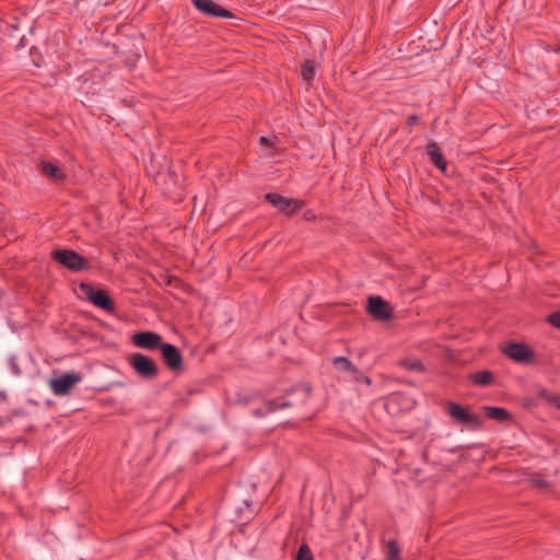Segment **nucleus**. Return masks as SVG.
<instances>
[{
	"instance_id": "1",
	"label": "nucleus",
	"mask_w": 560,
	"mask_h": 560,
	"mask_svg": "<svg viewBox=\"0 0 560 560\" xmlns=\"http://www.w3.org/2000/svg\"><path fill=\"white\" fill-rule=\"evenodd\" d=\"M312 392L313 388L308 383L294 385L287 389L282 396L266 400L264 402V409H255L252 413L255 417H262L267 413L287 408L299 411L310 401Z\"/></svg>"
},
{
	"instance_id": "2",
	"label": "nucleus",
	"mask_w": 560,
	"mask_h": 560,
	"mask_svg": "<svg viewBox=\"0 0 560 560\" xmlns=\"http://www.w3.org/2000/svg\"><path fill=\"white\" fill-rule=\"evenodd\" d=\"M79 290L82 298L95 307L110 314L115 312V301L112 299L108 290L83 281L79 283Z\"/></svg>"
},
{
	"instance_id": "3",
	"label": "nucleus",
	"mask_w": 560,
	"mask_h": 560,
	"mask_svg": "<svg viewBox=\"0 0 560 560\" xmlns=\"http://www.w3.org/2000/svg\"><path fill=\"white\" fill-rule=\"evenodd\" d=\"M50 258L72 272L88 271L91 262L81 254L71 248H57L50 253Z\"/></svg>"
},
{
	"instance_id": "4",
	"label": "nucleus",
	"mask_w": 560,
	"mask_h": 560,
	"mask_svg": "<svg viewBox=\"0 0 560 560\" xmlns=\"http://www.w3.org/2000/svg\"><path fill=\"white\" fill-rule=\"evenodd\" d=\"M129 366L142 380L152 381L160 374V368L149 355L141 352L129 354L127 358Z\"/></svg>"
},
{
	"instance_id": "5",
	"label": "nucleus",
	"mask_w": 560,
	"mask_h": 560,
	"mask_svg": "<svg viewBox=\"0 0 560 560\" xmlns=\"http://www.w3.org/2000/svg\"><path fill=\"white\" fill-rule=\"evenodd\" d=\"M445 411L456 423L466 425L469 429L476 430L482 425V420L479 416L470 411L469 406L448 401Z\"/></svg>"
},
{
	"instance_id": "6",
	"label": "nucleus",
	"mask_w": 560,
	"mask_h": 560,
	"mask_svg": "<svg viewBox=\"0 0 560 560\" xmlns=\"http://www.w3.org/2000/svg\"><path fill=\"white\" fill-rule=\"evenodd\" d=\"M264 199L287 217H293L305 206L304 200L288 198L277 192H267Z\"/></svg>"
},
{
	"instance_id": "7",
	"label": "nucleus",
	"mask_w": 560,
	"mask_h": 560,
	"mask_svg": "<svg viewBox=\"0 0 560 560\" xmlns=\"http://www.w3.org/2000/svg\"><path fill=\"white\" fill-rule=\"evenodd\" d=\"M365 312L378 322H388L394 318V308L380 295H370L368 298Z\"/></svg>"
},
{
	"instance_id": "8",
	"label": "nucleus",
	"mask_w": 560,
	"mask_h": 560,
	"mask_svg": "<svg viewBox=\"0 0 560 560\" xmlns=\"http://www.w3.org/2000/svg\"><path fill=\"white\" fill-rule=\"evenodd\" d=\"M159 350L163 363L170 371L176 375L184 371V358L180 350L175 345L163 342Z\"/></svg>"
},
{
	"instance_id": "9",
	"label": "nucleus",
	"mask_w": 560,
	"mask_h": 560,
	"mask_svg": "<svg viewBox=\"0 0 560 560\" xmlns=\"http://www.w3.org/2000/svg\"><path fill=\"white\" fill-rule=\"evenodd\" d=\"M502 351L509 359L521 364H529L535 359V351L524 342L511 341Z\"/></svg>"
},
{
	"instance_id": "10",
	"label": "nucleus",
	"mask_w": 560,
	"mask_h": 560,
	"mask_svg": "<svg viewBox=\"0 0 560 560\" xmlns=\"http://www.w3.org/2000/svg\"><path fill=\"white\" fill-rule=\"evenodd\" d=\"M82 380L79 373H63L59 377L51 378L49 386L57 396L68 395L71 389Z\"/></svg>"
},
{
	"instance_id": "11",
	"label": "nucleus",
	"mask_w": 560,
	"mask_h": 560,
	"mask_svg": "<svg viewBox=\"0 0 560 560\" xmlns=\"http://www.w3.org/2000/svg\"><path fill=\"white\" fill-rule=\"evenodd\" d=\"M192 5L197 11L206 16L220 18V19H233L234 14L214 2L213 0H191Z\"/></svg>"
},
{
	"instance_id": "12",
	"label": "nucleus",
	"mask_w": 560,
	"mask_h": 560,
	"mask_svg": "<svg viewBox=\"0 0 560 560\" xmlns=\"http://www.w3.org/2000/svg\"><path fill=\"white\" fill-rule=\"evenodd\" d=\"M131 342L140 349L152 351L160 349L164 341L158 332L145 330L132 334Z\"/></svg>"
},
{
	"instance_id": "13",
	"label": "nucleus",
	"mask_w": 560,
	"mask_h": 560,
	"mask_svg": "<svg viewBox=\"0 0 560 560\" xmlns=\"http://www.w3.org/2000/svg\"><path fill=\"white\" fill-rule=\"evenodd\" d=\"M425 152L430 158L431 163L442 173L446 174L447 162L435 141H429L425 145Z\"/></svg>"
},
{
	"instance_id": "14",
	"label": "nucleus",
	"mask_w": 560,
	"mask_h": 560,
	"mask_svg": "<svg viewBox=\"0 0 560 560\" xmlns=\"http://www.w3.org/2000/svg\"><path fill=\"white\" fill-rule=\"evenodd\" d=\"M40 172L44 176L51 180L60 182L66 179V173L55 163L50 161H40Z\"/></svg>"
},
{
	"instance_id": "15",
	"label": "nucleus",
	"mask_w": 560,
	"mask_h": 560,
	"mask_svg": "<svg viewBox=\"0 0 560 560\" xmlns=\"http://www.w3.org/2000/svg\"><path fill=\"white\" fill-rule=\"evenodd\" d=\"M482 409H483V413L487 418L495 420L500 423L512 420L511 412L503 407L485 406Z\"/></svg>"
},
{
	"instance_id": "16",
	"label": "nucleus",
	"mask_w": 560,
	"mask_h": 560,
	"mask_svg": "<svg viewBox=\"0 0 560 560\" xmlns=\"http://www.w3.org/2000/svg\"><path fill=\"white\" fill-rule=\"evenodd\" d=\"M468 380L477 386L489 387L494 384V374L489 370L470 373Z\"/></svg>"
},
{
	"instance_id": "17",
	"label": "nucleus",
	"mask_w": 560,
	"mask_h": 560,
	"mask_svg": "<svg viewBox=\"0 0 560 560\" xmlns=\"http://www.w3.org/2000/svg\"><path fill=\"white\" fill-rule=\"evenodd\" d=\"M397 364L408 371H411V372H418V373L425 372V366L423 365V363L420 360H417V359H409V358L400 359Z\"/></svg>"
},
{
	"instance_id": "18",
	"label": "nucleus",
	"mask_w": 560,
	"mask_h": 560,
	"mask_svg": "<svg viewBox=\"0 0 560 560\" xmlns=\"http://www.w3.org/2000/svg\"><path fill=\"white\" fill-rule=\"evenodd\" d=\"M332 366L340 372H347L349 375L355 365L346 357H335L332 359Z\"/></svg>"
},
{
	"instance_id": "19",
	"label": "nucleus",
	"mask_w": 560,
	"mask_h": 560,
	"mask_svg": "<svg viewBox=\"0 0 560 560\" xmlns=\"http://www.w3.org/2000/svg\"><path fill=\"white\" fill-rule=\"evenodd\" d=\"M315 61L307 59L303 62L301 69V75L304 81L311 82L315 77Z\"/></svg>"
},
{
	"instance_id": "20",
	"label": "nucleus",
	"mask_w": 560,
	"mask_h": 560,
	"mask_svg": "<svg viewBox=\"0 0 560 560\" xmlns=\"http://www.w3.org/2000/svg\"><path fill=\"white\" fill-rule=\"evenodd\" d=\"M400 547L398 541L395 539L388 540L386 545V557L387 560H400Z\"/></svg>"
},
{
	"instance_id": "21",
	"label": "nucleus",
	"mask_w": 560,
	"mask_h": 560,
	"mask_svg": "<svg viewBox=\"0 0 560 560\" xmlns=\"http://www.w3.org/2000/svg\"><path fill=\"white\" fill-rule=\"evenodd\" d=\"M294 560H314L313 552L307 544L303 542L299 547Z\"/></svg>"
},
{
	"instance_id": "22",
	"label": "nucleus",
	"mask_w": 560,
	"mask_h": 560,
	"mask_svg": "<svg viewBox=\"0 0 560 560\" xmlns=\"http://www.w3.org/2000/svg\"><path fill=\"white\" fill-rule=\"evenodd\" d=\"M350 378L355 383H363L366 386H370L372 384V380L363 372H361L357 366L351 372Z\"/></svg>"
},
{
	"instance_id": "23",
	"label": "nucleus",
	"mask_w": 560,
	"mask_h": 560,
	"mask_svg": "<svg viewBox=\"0 0 560 560\" xmlns=\"http://www.w3.org/2000/svg\"><path fill=\"white\" fill-rule=\"evenodd\" d=\"M547 323L552 327L560 329V311L552 312L546 318Z\"/></svg>"
},
{
	"instance_id": "24",
	"label": "nucleus",
	"mask_w": 560,
	"mask_h": 560,
	"mask_svg": "<svg viewBox=\"0 0 560 560\" xmlns=\"http://www.w3.org/2000/svg\"><path fill=\"white\" fill-rule=\"evenodd\" d=\"M8 363H9L12 374H14V375L21 374L20 365L18 364L16 358L14 355H11L9 358Z\"/></svg>"
},
{
	"instance_id": "25",
	"label": "nucleus",
	"mask_w": 560,
	"mask_h": 560,
	"mask_svg": "<svg viewBox=\"0 0 560 560\" xmlns=\"http://www.w3.org/2000/svg\"><path fill=\"white\" fill-rule=\"evenodd\" d=\"M420 118L418 115L412 114L407 117L406 124L409 127V132L411 131L412 127L419 122Z\"/></svg>"
},
{
	"instance_id": "26",
	"label": "nucleus",
	"mask_w": 560,
	"mask_h": 560,
	"mask_svg": "<svg viewBox=\"0 0 560 560\" xmlns=\"http://www.w3.org/2000/svg\"><path fill=\"white\" fill-rule=\"evenodd\" d=\"M81 335L83 337H86V338H89L91 340H94V341H97L100 339V334L98 332L89 331V330H85V329L81 330Z\"/></svg>"
},
{
	"instance_id": "27",
	"label": "nucleus",
	"mask_w": 560,
	"mask_h": 560,
	"mask_svg": "<svg viewBox=\"0 0 560 560\" xmlns=\"http://www.w3.org/2000/svg\"><path fill=\"white\" fill-rule=\"evenodd\" d=\"M532 483L537 487V488H541V489H545L549 486L548 481L542 479V478H535V479H532Z\"/></svg>"
},
{
	"instance_id": "28",
	"label": "nucleus",
	"mask_w": 560,
	"mask_h": 560,
	"mask_svg": "<svg viewBox=\"0 0 560 560\" xmlns=\"http://www.w3.org/2000/svg\"><path fill=\"white\" fill-rule=\"evenodd\" d=\"M303 219L305 221L313 222V221H316L317 215L315 214V212L313 210L308 209V210L304 211Z\"/></svg>"
},
{
	"instance_id": "29",
	"label": "nucleus",
	"mask_w": 560,
	"mask_h": 560,
	"mask_svg": "<svg viewBox=\"0 0 560 560\" xmlns=\"http://www.w3.org/2000/svg\"><path fill=\"white\" fill-rule=\"evenodd\" d=\"M259 143L261 145H264V147H269V148H273L275 147V142L271 139H269L268 137H266V136H261L259 138Z\"/></svg>"
},
{
	"instance_id": "30",
	"label": "nucleus",
	"mask_w": 560,
	"mask_h": 560,
	"mask_svg": "<svg viewBox=\"0 0 560 560\" xmlns=\"http://www.w3.org/2000/svg\"><path fill=\"white\" fill-rule=\"evenodd\" d=\"M545 50L547 52L553 51V52L560 54V43H558L555 48H551L550 46H546Z\"/></svg>"
},
{
	"instance_id": "31",
	"label": "nucleus",
	"mask_w": 560,
	"mask_h": 560,
	"mask_svg": "<svg viewBox=\"0 0 560 560\" xmlns=\"http://www.w3.org/2000/svg\"><path fill=\"white\" fill-rule=\"evenodd\" d=\"M550 401L553 406L560 409V395H555Z\"/></svg>"
},
{
	"instance_id": "32",
	"label": "nucleus",
	"mask_w": 560,
	"mask_h": 560,
	"mask_svg": "<svg viewBox=\"0 0 560 560\" xmlns=\"http://www.w3.org/2000/svg\"><path fill=\"white\" fill-rule=\"evenodd\" d=\"M188 399H184V398H178L174 401V405L175 406H187L188 405Z\"/></svg>"
},
{
	"instance_id": "33",
	"label": "nucleus",
	"mask_w": 560,
	"mask_h": 560,
	"mask_svg": "<svg viewBox=\"0 0 560 560\" xmlns=\"http://www.w3.org/2000/svg\"><path fill=\"white\" fill-rule=\"evenodd\" d=\"M196 393H198V389H195V388H188V389H187V395H188V396H191V395H194V394H196Z\"/></svg>"
},
{
	"instance_id": "34",
	"label": "nucleus",
	"mask_w": 560,
	"mask_h": 560,
	"mask_svg": "<svg viewBox=\"0 0 560 560\" xmlns=\"http://www.w3.org/2000/svg\"><path fill=\"white\" fill-rule=\"evenodd\" d=\"M24 47V38H21L19 44L16 45V48Z\"/></svg>"
},
{
	"instance_id": "35",
	"label": "nucleus",
	"mask_w": 560,
	"mask_h": 560,
	"mask_svg": "<svg viewBox=\"0 0 560 560\" xmlns=\"http://www.w3.org/2000/svg\"><path fill=\"white\" fill-rule=\"evenodd\" d=\"M0 399H5V393L4 392H0Z\"/></svg>"
}]
</instances>
